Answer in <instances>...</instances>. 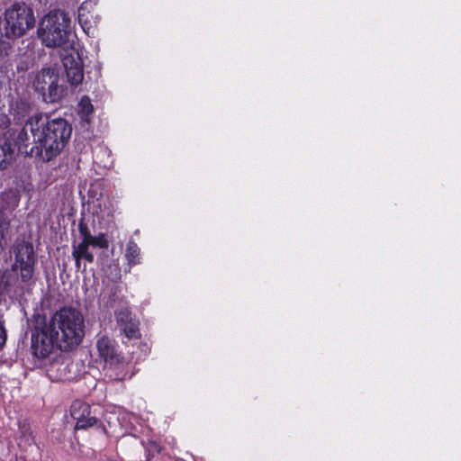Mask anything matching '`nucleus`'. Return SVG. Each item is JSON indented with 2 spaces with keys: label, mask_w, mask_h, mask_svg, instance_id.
<instances>
[{
  "label": "nucleus",
  "mask_w": 461,
  "mask_h": 461,
  "mask_svg": "<svg viewBox=\"0 0 461 461\" xmlns=\"http://www.w3.org/2000/svg\"><path fill=\"white\" fill-rule=\"evenodd\" d=\"M56 335L57 348L69 351L78 347L85 337V319L82 312L73 307H62L48 323Z\"/></svg>",
  "instance_id": "f257e3e1"
},
{
  "label": "nucleus",
  "mask_w": 461,
  "mask_h": 461,
  "mask_svg": "<svg viewBox=\"0 0 461 461\" xmlns=\"http://www.w3.org/2000/svg\"><path fill=\"white\" fill-rule=\"evenodd\" d=\"M70 18L68 14L53 10L40 22L38 35L48 48L61 47L68 41L70 32Z\"/></svg>",
  "instance_id": "f03ea898"
},
{
  "label": "nucleus",
  "mask_w": 461,
  "mask_h": 461,
  "mask_svg": "<svg viewBox=\"0 0 461 461\" xmlns=\"http://www.w3.org/2000/svg\"><path fill=\"white\" fill-rule=\"evenodd\" d=\"M34 24L33 11L24 3H14L0 18V27L8 39L24 35Z\"/></svg>",
  "instance_id": "7ed1b4c3"
},
{
  "label": "nucleus",
  "mask_w": 461,
  "mask_h": 461,
  "mask_svg": "<svg viewBox=\"0 0 461 461\" xmlns=\"http://www.w3.org/2000/svg\"><path fill=\"white\" fill-rule=\"evenodd\" d=\"M41 117L34 116L29 120L31 131L35 144H66L72 132V128L63 119H56L49 122L42 131L32 127V121L38 123Z\"/></svg>",
  "instance_id": "20e7f679"
},
{
  "label": "nucleus",
  "mask_w": 461,
  "mask_h": 461,
  "mask_svg": "<svg viewBox=\"0 0 461 461\" xmlns=\"http://www.w3.org/2000/svg\"><path fill=\"white\" fill-rule=\"evenodd\" d=\"M14 255L13 272L19 274L23 282H32L36 263L33 246L29 242L22 241L14 247Z\"/></svg>",
  "instance_id": "39448f33"
},
{
  "label": "nucleus",
  "mask_w": 461,
  "mask_h": 461,
  "mask_svg": "<svg viewBox=\"0 0 461 461\" xmlns=\"http://www.w3.org/2000/svg\"><path fill=\"white\" fill-rule=\"evenodd\" d=\"M56 335L52 332L49 324L41 328H36L32 334V349L38 358H46L57 347Z\"/></svg>",
  "instance_id": "423d86ee"
},
{
  "label": "nucleus",
  "mask_w": 461,
  "mask_h": 461,
  "mask_svg": "<svg viewBox=\"0 0 461 461\" xmlns=\"http://www.w3.org/2000/svg\"><path fill=\"white\" fill-rule=\"evenodd\" d=\"M100 22L96 11V2L94 0L85 1L78 9V23L83 31L88 36H94Z\"/></svg>",
  "instance_id": "0eeeda50"
},
{
  "label": "nucleus",
  "mask_w": 461,
  "mask_h": 461,
  "mask_svg": "<svg viewBox=\"0 0 461 461\" xmlns=\"http://www.w3.org/2000/svg\"><path fill=\"white\" fill-rule=\"evenodd\" d=\"M32 282H23L19 274L10 270L0 271V294L22 295Z\"/></svg>",
  "instance_id": "6e6552de"
},
{
  "label": "nucleus",
  "mask_w": 461,
  "mask_h": 461,
  "mask_svg": "<svg viewBox=\"0 0 461 461\" xmlns=\"http://www.w3.org/2000/svg\"><path fill=\"white\" fill-rule=\"evenodd\" d=\"M96 348L99 357L106 363L118 364L121 361V355L118 353L113 339L107 336H102L96 341Z\"/></svg>",
  "instance_id": "1a4fd4ad"
},
{
  "label": "nucleus",
  "mask_w": 461,
  "mask_h": 461,
  "mask_svg": "<svg viewBox=\"0 0 461 461\" xmlns=\"http://www.w3.org/2000/svg\"><path fill=\"white\" fill-rule=\"evenodd\" d=\"M63 66L65 68L68 80L71 85L77 86L83 81L84 71L80 59L71 55L64 57Z\"/></svg>",
  "instance_id": "9d476101"
},
{
  "label": "nucleus",
  "mask_w": 461,
  "mask_h": 461,
  "mask_svg": "<svg viewBox=\"0 0 461 461\" xmlns=\"http://www.w3.org/2000/svg\"><path fill=\"white\" fill-rule=\"evenodd\" d=\"M41 77L49 78V86L46 90L49 93L50 101L52 103L59 101L65 94V89L58 84V77L54 71L50 68H43L39 78Z\"/></svg>",
  "instance_id": "9b49d317"
},
{
  "label": "nucleus",
  "mask_w": 461,
  "mask_h": 461,
  "mask_svg": "<svg viewBox=\"0 0 461 461\" xmlns=\"http://www.w3.org/2000/svg\"><path fill=\"white\" fill-rule=\"evenodd\" d=\"M31 157H39L42 161H50L58 154L60 149L59 146H32L30 151L24 150Z\"/></svg>",
  "instance_id": "f8f14e48"
},
{
  "label": "nucleus",
  "mask_w": 461,
  "mask_h": 461,
  "mask_svg": "<svg viewBox=\"0 0 461 461\" xmlns=\"http://www.w3.org/2000/svg\"><path fill=\"white\" fill-rule=\"evenodd\" d=\"M4 140L0 139V144H23L29 140L27 131L21 129L17 134L13 130L3 132Z\"/></svg>",
  "instance_id": "ddd939ff"
},
{
  "label": "nucleus",
  "mask_w": 461,
  "mask_h": 461,
  "mask_svg": "<svg viewBox=\"0 0 461 461\" xmlns=\"http://www.w3.org/2000/svg\"><path fill=\"white\" fill-rule=\"evenodd\" d=\"M71 416L77 421L91 415L90 405L81 401H75L70 409Z\"/></svg>",
  "instance_id": "4468645a"
},
{
  "label": "nucleus",
  "mask_w": 461,
  "mask_h": 461,
  "mask_svg": "<svg viewBox=\"0 0 461 461\" xmlns=\"http://www.w3.org/2000/svg\"><path fill=\"white\" fill-rule=\"evenodd\" d=\"M125 258L130 267L140 263V249L138 247V245L132 240H130L127 244Z\"/></svg>",
  "instance_id": "2eb2a0df"
},
{
  "label": "nucleus",
  "mask_w": 461,
  "mask_h": 461,
  "mask_svg": "<svg viewBox=\"0 0 461 461\" xmlns=\"http://www.w3.org/2000/svg\"><path fill=\"white\" fill-rule=\"evenodd\" d=\"M90 245L88 243H79L73 246L72 256L73 258H81L88 263L94 262V255L89 251Z\"/></svg>",
  "instance_id": "dca6fc26"
},
{
  "label": "nucleus",
  "mask_w": 461,
  "mask_h": 461,
  "mask_svg": "<svg viewBox=\"0 0 461 461\" xmlns=\"http://www.w3.org/2000/svg\"><path fill=\"white\" fill-rule=\"evenodd\" d=\"M16 146H0V170L7 167L14 160Z\"/></svg>",
  "instance_id": "f3484780"
},
{
  "label": "nucleus",
  "mask_w": 461,
  "mask_h": 461,
  "mask_svg": "<svg viewBox=\"0 0 461 461\" xmlns=\"http://www.w3.org/2000/svg\"><path fill=\"white\" fill-rule=\"evenodd\" d=\"M118 328L129 339H138L140 336L139 321L136 319L128 322L126 325H122Z\"/></svg>",
  "instance_id": "a211bd4d"
},
{
  "label": "nucleus",
  "mask_w": 461,
  "mask_h": 461,
  "mask_svg": "<svg viewBox=\"0 0 461 461\" xmlns=\"http://www.w3.org/2000/svg\"><path fill=\"white\" fill-rule=\"evenodd\" d=\"M115 318L117 326L126 325L128 322L133 321L131 312L127 307H122L115 312Z\"/></svg>",
  "instance_id": "6ab92c4d"
},
{
  "label": "nucleus",
  "mask_w": 461,
  "mask_h": 461,
  "mask_svg": "<svg viewBox=\"0 0 461 461\" xmlns=\"http://www.w3.org/2000/svg\"><path fill=\"white\" fill-rule=\"evenodd\" d=\"M21 435L18 438V444L20 447L31 446L34 442L32 432L29 427L23 426L20 428Z\"/></svg>",
  "instance_id": "aec40b11"
},
{
  "label": "nucleus",
  "mask_w": 461,
  "mask_h": 461,
  "mask_svg": "<svg viewBox=\"0 0 461 461\" xmlns=\"http://www.w3.org/2000/svg\"><path fill=\"white\" fill-rule=\"evenodd\" d=\"M9 220L3 213H0V250L5 248V235L9 230Z\"/></svg>",
  "instance_id": "412c9836"
},
{
  "label": "nucleus",
  "mask_w": 461,
  "mask_h": 461,
  "mask_svg": "<svg viewBox=\"0 0 461 461\" xmlns=\"http://www.w3.org/2000/svg\"><path fill=\"white\" fill-rule=\"evenodd\" d=\"M98 422V420L95 416L86 417L84 420L76 422L75 429H86L94 427Z\"/></svg>",
  "instance_id": "4be33fe9"
},
{
  "label": "nucleus",
  "mask_w": 461,
  "mask_h": 461,
  "mask_svg": "<svg viewBox=\"0 0 461 461\" xmlns=\"http://www.w3.org/2000/svg\"><path fill=\"white\" fill-rule=\"evenodd\" d=\"M88 244L100 249H107L109 246V242L104 233H100L98 236H93Z\"/></svg>",
  "instance_id": "5701e85b"
},
{
  "label": "nucleus",
  "mask_w": 461,
  "mask_h": 461,
  "mask_svg": "<svg viewBox=\"0 0 461 461\" xmlns=\"http://www.w3.org/2000/svg\"><path fill=\"white\" fill-rule=\"evenodd\" d=\"M78 231L82 238V241L80 243H88L93 237L87 224L84 221H79Z\"/></svg>",
  "instance_id": "b1692460"
},
{
  "label": "nucleus",
  "mask_w": 461,
  "mask_h": 461,
  "mask_svg": "<svg viewBox=\"0 0 461 461\" xmlns=\"http://www.w3.org/2000/svg\"><path fill=\"white\" fill-rule=\"evenodd\" d=\"M80 112L85 115L92 113L94 107L89 97L83 96L79 102Z\"/></svg>",
  "instance_id": "393cba45"
},
{
  "label": "nucleus",
  "mask_w": 461,
  "mask_h": 461,
  "mask_svg": "<svg viewBox=\"0 0 461 461\" xmlns=\"http://www.w3.org/2000/svg\"><path fill=\"white\" fill-rule=\"evenodd\" d=\"M41 75V71H40L37 76H36V80H35V84H36V87L40 90H41L43 93H45L46 91V87L49 86V78L48 77H44V78H39L40 76Z\"/></svg>",
  "instance_id": "a878e982"
},
{
  "label": "nucleus",
  "mask_w": 461,
  "mask_h": 461,
  "mask_svg": "<svg viewBox=\"0 0 461 461\" xmlns=\"http://www.w3.org/2000/svg\"><path fill=\"white\" fill-rule=\"evenodd\" d=\"M10 119L9 117L5 113H0V130L2 131H8V127L10 125Z\"/></svg>",
  "instance_id": "bb28decb"
},
{
  "label": "nucleus",
  "mask_w": 461,
  "mask_h": 461,
  "mask_svg": "<svg viewBox=\"0 0 461 461\" xmlns=\"http://www.w3.org/2000/svg\"><path fill=\"white\" fill-rule=\"evenodd\" d=\"M6 341V330L4 324L0 321V348L5 344Z\"/></svg>",
  "instance_id": "cd10ccee"
},
{
  "label": "nucleus",
  "mask_w": 461,
  "mask_h": 461,
  "mask_svg": "<svg viewBox=\"0 0 461 461\" xmlns=\"http://www.w3.org/2000/svg\"><path fill=\"white\" fill-rule=\"evenodd\" d=\"M75 258V261H76V267H77V269H80V267H81V260H82V258Z\"/></svg>",
  "instance_id": "c85d7f7f"
},
{
  "label": "nucleus",
  "mask_w": 461,
  "mask_h": 461,
  "mask_svg": "<svg viewBox=\"0 0 461 461\" xmlns=\"http://www.w3.org/2000/svg\"><path fill=\"white\" fill-rule=\"evenodd\" d=\"M19 147H20V150L22 151V149H21V147H22V146H19ZM23 147H24V148H28V145H25V146H23Z\"/></svg>",
  "instance_id": "c756f323"
}]
</instances>
